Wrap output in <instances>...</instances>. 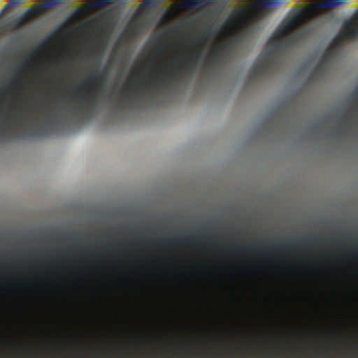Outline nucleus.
<instances>
[{
	"instance_id": "1",
	"label": "nucleus",
	"mask_w": 358,
	"mask_h": 358,
	"mask_svg": "<svg viewBox=\"0 0 358 358\" xmlns=\"http://www.w3.org/2000/svg\"><path fill=\"white\" fill-rule=\"evenodd\" d=\"M317 7L293 8L282 21L269 40L271 45L264 50L253 65L250 76L254 79L268 77L278 68L277 53L297 44L306 36L304 31L294 33L301 29L317 15V8H332L345 1H317Z\"/></svg>"
},
{
	"instance_id": "2",
	"label": "nucleus",
	"mask_w": 358,
	"mask_h": 358,
	"mask_svg": "<svg viewBox=\"0 0 358 358\" xmlns=\"http://www.w3.org/2000/svg\"><path fill=\"white\" fill-rule=\"evenodd\" d=\"M108 73L106 69H103L94 75H91L81 82V87L74 89V94L77 92H85L79 96V100L73 107L72 115L74 117H84L87 115L92 106L97 101L99 92L106 82Z\"/></svg>"
},
{
	"instance_id": "3",
	"label": "nucleus",
	"mask_w": 358,
	"mask_h": 358,
	"mask_svg": "<svg viewBox=\"0 0 358 358\" xmlns=\"http://www.w3.org/2000/svg\"><path fill=\"white\" fill-rule=\"evenodd\" d=\"M201 50L196 51L194 55H188L181 61L180 65H171L170 68L164 69L162 73L163 77L158 76L153 80L155 90L162 89L164 85L169 83L171 80H176L180 73L189 71L194 66L196 61L200 59Z\"/></svg>"
},
{
	"instance_id": "4",
	"label": "nucleus",
	"mask_w": 358,
	"mask_h": 358,
	"mask_svg": "<svg viewBox=\"0 0 358 358\" xmlns=\"http://www.w3.org/2000/svg\"><path fill=\"white\" fill-rule=\"evenodd\" d=\"M259 17V13L257 10H251L247 8L234 9L226 22V25L222 26L225 30L227 26H232L236 28L246 27L252 24Z\"/></svg>"
},
{
	"instance_id": "5",
	"label": "nucleus",
	"mask_w": 358,
	"mask_h": 358,
	"mask_svg": "<svg viewBox=\"0 0 358 358\" xmlns=\"http://www.w3.org/2000/svg\"><path fill=\"white\" fill-rule=\"evenodd\" d=\"M355 38H358V9L351 17L343 22L341 33L336 37L341 42Z\"/></svg>"
},
{
	"instance_id": "6",
	"label": "nucleus",
	"mask_w": 358,
	"mask_h": 358,
	"mask_svg": "<svg viewBox=\"0 0 358 358\" xmlns=\"http://www.w3.org/2000/svg\"><path fill=\"white\" fill-rule=\"evenodd\" d=\"M41 10L39 8H32L27 10L20 17L13 20L8 24L9 29L15 31L21 28L27 22L31 21L41 15Z\"/></svg>"
},
{
	"instance_id": "7",
	"label": "nucleus",
	"mask_w": 358,
	"mask_h": 358,
	"mask_svg": "<svg viewBox=\"0 0 358 358\" xmlns=\"http://www.w3.org/2000/svg\"><path fill=\"white\" fill-rule=\"evenodd\" d=\"M317 239V237H308L307 238H298L296 240H289L287 241H282L279 245H276L273 243L269 244L268 249L271 250H287L292 248H301L304 245H310L311 243Z\"/></svg>"
},
{
	"instance_id": "8",
	"label": "nucleus",
	"mask_w": 358,
	"mask_h": 358,
	"mask_svg": "<svg viewBox=\"0 0 358 358\" xmlns=\"http://www.w3.org/2000/svg\"><path fill=\"white\" fill-rule=\"evenodd\" d=\"M231 45V42H227L224 45L215 46L206 57L205 64L208 66L217 64L222 59L225 49Z\"/></svg>"
},
{
	"instance_id": "9",
	"label": "nucleus",
	"mask_w": 358,
	"mask_h": 358,
	"mask_svg": "<svg viewBox=\"0 0 358 358\" xmlns=\"http://www.w3.org/2000/svg\"><path fill=\"white\" fill-rule=\"evenodd\" d=\"M54 122V120L50 114L46 115L45 125H40L38 127L33 126L28 128L29 136H36L38 138L46 137L50 134V125Z\"/></svg>"
},
{
	"instance_id": "10",
	"label": "nucleus",
	"mask_w": 358,
	"mask_h": 358,
	"mask_svg": "<svg viewBox=\"0 0 358 358\" xmlns=\"http://www.w3.org/2000/svg\"><path fill=\"white\" fill-rule=\"evenodd\" d=\"M31 61L26 60L24 62L20 64L15 71V76H14L13 81L10 85V88L13 89L15 87H22L23 83L19 76L24 73L28 68H31Z\"/></svg>"
},
{
	"instance_id": "11",
	"label": "nucleus",
	"mask_w": 358,
	"mask_h": 358,
	"mask_svg": "<svg viewBox=\"0 0 358 358\" xmlns=\"http://www.w3.org/2000/svg\"><path fill=\"white\" fill-rule=\"evenodd\" d=\"M157 242L158 243H166L171 246H176L179 243H190L192 242V237L189 236H185L181 238L176 237L171 240L158 239Z\"/></svg>"
},
{
	"instance_id": "12",
	"label": "nucleus",
	"mask_w": 358,
	"mask_h": 358,
	"mask_svg": "<svg viewBox=\"0 0 358 358\" xmlns=\"http://www.w3.org/2000/svg\"><path fill=\"white\" fill-rule=\"evenodd\" d=\"M53 36H49L41 41L38 45L31 52V56L35 57L38 56L43 50L47 48L52 42Z\"/></svg>"
},
{
	"instance_id": "13",
	"label": "nucleus",
	"mask_w": 358,
	"mask_h": 358,
	"mask_svg": "<svg viewBox=\"0 0 358 358\" xmlns=\"http://www.w3.org/2000/svg\"><path fill=\"white\" fill-rule=\"evenodd\" d=\"M256 3L257 7L263 9L265 11L268 10L277 6H278L282 1H253Z\"/></svg>"
},
{
	"instance_id": "14",
	"label": "nucleus",
	"mask_w": 358,
	"mask_h": 358,
	"mask_svg": "<svg viewBox=\"0 0 358 358\" xmlns=\"http://www.w3.org/2000/svg\"><path fill=\"white\" fill-rule=\"evenodd\" d=\"M213 36V31L210 29L206 32H204L202 34L201 37L197 39L196 41V45L198 48H203L207 43L208 42V40L212 37Z\"/></svg>"
},
{
	"instance_id": "15",
	"label": "nucleus",
	"mask_w": 358,
	"mask_h": 358,
	"mask_svg": "<svg viewBox=\"0 0 358 358\" xmlns=\"http://www.w3.org/2000/svg\"><path fill=\"white\" fill-rule=\"evenodd\" d=\"M334 56L333 50L331 49H327L325 52L324 53L321 60L319 62V63L317 65V69H320L323 67L325 62H329L332 59Z\"/></svg>"
},
{
	"instance_id": "16",
	"label": "nucleus",
	"mask_w": 358,
	"mask_h": 358,
	"mask_svg": "<svg viewBox=\"0 0 358 358\" xmlns=\"http://www.w3.org/2000/svg\"><path fill=\"white\" fill-rule=\"evenodd\" d=\"M182 6L185 8H192L193 6H204L212 4L215 1H182Z\"/></svg>"
},
{
	"instance_id": "17",
	"label": "nucleus",
	"mask_w": 358,
	"mask_h": 358,
	"mask_svg": "<svg viewBox=\"0 0 358 358\" xmlns=\"http://www.w3.org/2000/svg\"><path fill=\"white\" fill-rule=\"evenodd\" d=\"M138 88L140 90H143V94H145V93H148L151 90V83L150 82H146V83H144V82H142V81H139L138 83Z\"/></svg>"
},
{
	"instance_id": "18",
	"label": "nucleus",
	"mask_w": 358,
	"mask_h": 358,
	"mask_svg": "<svg viewBox=\"0 0 358 358\" xmlns=\"http://www.w3.org/2000/svg\"><path fill=\"white\" fill-rule=\"evenodd\" d=\"M92 6L95 8L104 7L115 3V1H92Z\"/></svg>"
},
{
	"instance_id": "19",
	"label": "nucleus",
	"mask_w": 358,
	"mask_h": 358,
	"mask_svg": "<svg viewBox=\"0 0 358 358\" xmlns=\"http://www.w3.org/2000/svg\"><path fill=\"white\" fill-rule=\"evenodd\" d=\"M44 2L45 3L44 5L45 7H51V6L59 5L63 1H44Z\"/></svg>"
},
{
	"instance_id": "20",
	"label": "nucleus",
	"mask_w": 358,
	"mask_h": 358,
	"mask_svg": "<svg viewBox=\"0 0 358 358\" xmlns=\"http://www.w3.org/2000/svg\"><path fill=\"white\" fill-rule=\"evenodd\" d=\"M52 117L58 118V117H63L64 115L62 114V113L59 110H54L52 114Z\"/></svg>"
},
{
	"instance_id": "21",
	"label": "nucleus",
	"mask_w": 358,
	"mask_h": 358,
	"mask_svg": "<svg viewBox=\"0 0 358 358\" xmlns=\"http://www.w3.org/2000/svg\"><path fill=\"white\" fill-rule=\"evenodd\" d=\"M157 2H158V3H161L162 1H143L142 6L143 7L150 6L154 5L155 3H157Z\"/></svg>"
},
{
	"instance_id": "22",
	"label": "nucleus",
	"mask_w": 358,
	"mask_h": 358,
	"mask_svg": "<svg viewBox=\"0 0 358 358\" xmlns=\"http://www.w3.org/2000/svg\"><path fill=\"white\" fill-rule=\"evenodd\" d=\"M10 122L12 124H17L19 127H22V121H18L16 119H13Z\"/></svg>"
},
{
	"instance_id": "23",
	"label": "nucleus",
	"mask_w": 358,
	"mask_h": 358,
	"mask_svg": "<svg viewBox=\"0 0 358 358\" xmlns=\"http://www.w3.org/2000/svg\"><path fill=\"white\" fill-rule=\"evenodd\" d=\"M358 95V88L355 90L353 93L350 96V99H352L355 101H357V96Z\"/></svg>"
},
{
	"instance_id": "24",
	"label": "nucleus",
	"mask_w": 358,
	"mask_h": 358,
	"mask_svg": "<svg viewBox=\"0 0 358 358\" xmlns=\"http://www.w3.org/2000/svg\"><path fill=\"white\" fill-rule=\"evenodd\" d=\"M8 131H9L8 129H1V136H3V137H6Z\"/></svg>"
},
{
	"instance_id": "25",
	"label": "nucleus",
	"mask_w": 358,
	"mask_h": 358,
	"mask_svg": "<svg viewBox=\"0 0 358 358\" xmlns=\"http://www.w3.org/2000/svg\"><path fill=\"white\" fill-rule=\"evenodd\" d=\"M341 120H342V121H346L349 124H351V121L347 114H345L344 115H343Z\"/></svg>"
},
{
	"instance_id": "26",
	"label": "nucleus",
	"mask_w": 358,
	"mask_h": 358,
	"mask_svg": "<svg viewBox=\"0 0 358 358\" xmlns=\"http://www.w3.org/2000/svg\"><path fill=\"white\" fill-rule=\"evenodd\" d=\"M170 31L173 33H176L179 31V27L178 26H174L172 28L170 29Z\"/></svg>"
},
{
	"instance_id": "27",
	"label": "nucleus",
	"mask_w": 358,
	"mask_h": 358,
	"mask_svg": "<svg viewBox=\"0 0 358 358\" xmlns=\"http://www.w3.org/2000/svg\"><path fill=\"white\" fill-rule=\"evenodd\" d=\"M251 249H252L251 246H247V247L241 248V250L243 252H250L251 250Z\"/></svg>"
},
{
	"instance_id": "28",
	"label": "nucleus",
	"mask_w": 358,
	"mask_h": 358,
	"mask_svg": "<svg viewBox=\"0 0 358 358\" xmlns=\"http://www.w3.org/2000/svg\"><path fill=\"white\" fill-rule=\"evenodd\" d=\"M8 4L7 5V8H9L12 6H14L15 4H17V3H20V1H8Z\"/></svg>"
},
{
	"instance_id": "29",
	"label": "nucleus",
	"mask_w": 358,
	"mask_h": 358,
	"mask_svg": "<svg viewBox=\"0 0 358 358\" xmlns=\"http://www.w3.org/2000/svg\"><path fill=\"white\" fill-rule=\"evenodd\" d=\"M39 121V117L38 115H35L32 119L31 123L34 124Z\"/></svg>"
},
{
	"instance_id": "30",
	"label": "nucleus",
	"mask_w": 358,
	"mask_h": 358,
	"mask_svg": "<svg viewBox=\"0 0 358 358\" xmlns=\"http://www.w3.org/2000/svg\"><path fill=\"white\" fill-rule=\"evenodd\" d=\"M264 243H265V241H258L255 245H264Z\"/></svg>"
},
{
	"instance_id": "31",
	"label": "nucleus",
	"mask_w": 358,
	"mask_h": 358,
	"mask_svg": "<svg viewBox=\"0 0 358 358\" xmlns=\"http://www.w3.org/2000/svg\"><path fill=\"white\" fill-rule=\"evenodd\" d=\"M127 90H128L131 92H134V89L131 86H127Z\"/></svg>"
},
{
	"instance_id": "32",
	"label": "nucleus",
	"mask_w": 358,
	"mask_h": 358,
	"mask_svg": "<svg viewBox=\"0 0 358 358\" xmlns=\"http://www.w3.org/2000/svg\"><path fill=\"white\" fill-rule=\"evenodd\" d=\"M354 110L355 111H358V107L357 106H355L354 108H353Z\"/></svg>"
},
{
	"instance_id": "33",
	"label": "nucleus",
	"mask_w": 358,
	"mask_h": 358,
	"mask_svg": "<svg viewBox=\"0 0 358 358\" xmlns=\"http://www.w3.org/2000/svg\"><path fill=\"white\" fill-rule=\"evenodd\" d=\"M123 100H124V101H128V97H127V96H124Z\"/></svg>"
},
{
	"instance_id": "34",
	"label": "nucleus",
	"mask_w": 358,
	"mask_h": 358,
	"mask_svg": "<svg viewBox=\"0 0 358 358\" xmlns=\"http://www.w3.org/2000/svg\"><path fill=\"white\" fill-rule=\"evenodd\" d=\"M129 103H130V105H134V101L133 100L132 101H129Z\"/></svg>"
},
{
	"instance_id": "35",
	"label": "nucleus",
	"mask_w": 358,
	"mask_h": 358,
	"mask_svg": "<svg viewBox=\"0 0 358 358\" xmlns=\"http://www.w3.org/2000/svg\"><path fill=\"white\" fill-rule=\"evenodd\" d=\"M207 239H208V241H213V238H212L211 237H208V238H207Z\"/></svg>"
},
{
	"instance_id": "36",
	"label": "nucleus",
	"mask_w": 358,
	"mask_h": 358,
	"mask_svg": "<svg viewBox=\"0 0 358 358\" xmlns=\"http://www.w3.org/2000/svg\"><path fill=\"white\" fill-rule=\"evenodd\" d=\"M0 113H1V114H4L5 113H4V111H3V110H0Z\"/></svg>"
},
{
	"instance_id": "37",
	"label": "nucleus",
	"mask_w": 358,
	"mask_h": 358,
	"mask_svg": "<svg viewBox=\"0 0 358 358\" xmlns=\"http://www.w3.org/2000/svg\"><path fill=\"white\" fill-rule=\"evenodd\" d=\"M161 24V21L158 22V27Z\"/></svg>"
},
{
	"instance_id": "38",
	"label": "nucleus",
	"mask_w": 358,
	"mask_h": 358,
	"mask_svg": "<svg viewBox=\"0 0 358 358\" xmlns=\"http://www.w3.org/2000/svg\"><path fill=\"white\" fill-rule=\"evenodd\" d=\"M336 134H338V133H339V130H336Z\"/></svg>"
},
{
	"instance_id": "39",
	"label": "nucleus",
	"mask_w": 358,
	"mask_h": 358,
	"mask_svg": "<svg viewBox=\"0 0 358 358\" xmlns=\"http://www.w3.org/2000/svg\"><path fill=\"white\" fill-rule=\"evenodd\" d=\"M122 101H120L118 103H119L120 105H121V104H122Z\"/></svg>"
}]
</instances>
